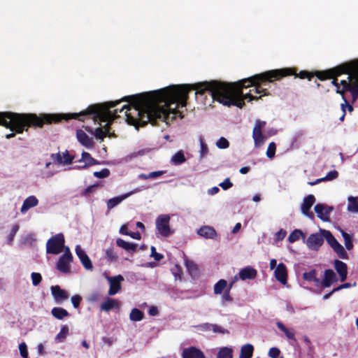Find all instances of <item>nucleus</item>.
<instances>
[{
    "label": "nucleus",
    "mask_w": 358,
    "mask_h": 358,
    "mask_svg": "<svg viewBox=\"0 0 358 358\" xmlns=\"http://www.w3.org/2000/svg\"><path fill=\"white\" fill-rule=\"evenodd\" d=\"M189 92L188 85L185 84L124 96L122 101L129 103L118 111L126 109L127 122L137 129L148 122L157 125L158 121L167 122L170 115H173L171 120L183 117L179 108L186 107Z\"/></svg>",
    "instance_id": "obj_1"
},
{
    "label": "nucleus",
    "mask_w": 358,
    "mask_h": 358,
    "mask_svg": "<svg viewBox=\"0 0 358 358\" xmlns=\"http://www.w3.org/2000/svg\"><path fill=\"white\" fill-rule=\"evenodd\" d=\"M255 75L243 79L234 83H226L218 80L205 81L193 85H188L189 91L196 90V94L203 95L208 92L214 101H217L224 106H236L242 108L245 106L244 98H242V90L254 86L257 94L262 96H268V89L264 87L268 82H263L255 79Z\"/></svg>",
    "instance_id": "obj_2"
},
{
    "label": "nucleus",
    "mask_w": 358,
    "mask_h": 358,
    "mask_svg": "<svg viewBox=\"0 0 358 358\" xmlns=\"http://www.w3.org/2000/svg\"><path fill=\"white\" fill-rule=\"evenodd\" d=\"M120 101L105 102L101 104L90 105L87 109L80 111V113H73L67 114H46V115L57 116V120L51 121L52 123L59 122L62 120H69L76 119L79 121H84L85 118L92 117L94 122H106L104 126L103 131H106V136H114L113 134H110V125L113 120L117 118V113L118 109H115L113 111L110 108L115 107L120 103Z\"/></svg>",
    "instance_id": "obj_3"
},
{
    "label": "nucleus",
    "mask_w": 358,
    "mask_h": 358,
    "mask_svg": "<svg viewBox=\"0 0 358 358\" xmlns=\"http://www.w3.org/2000/svg\"><path fill=\"white\" fill-rule=\"evenodd\" d=\"M57 120V116L35 113H17L13 112H0V125L9 129L12 132L6 134V138L10 139L16 134L27 131L29 127L41 128L45 124H51V121Z\"/></svg>",
    "instance_id": "obj_4"
},
{
    "label": "nucleus",
    "mask_w": 358,
    "mask_h": 358,
    "mask_svg": "<svg viewBox=\"0 0 358 358\" xmlns=\"http://www.w3.org/2000/svg\"><path fill=\"white\" fill-rule=\"evenodd\" d=\"M353 72L358 73V59L350 62L344 63L325 71H319L315 72V76L320 80L332 79L331 84L336 87V90H342L338 83L337 77L342 74H348V80L352 78Z\"/></svg>",
    "instance_id": "obj_5"
},
{
    "label": "nucleus",
    "mask_w": 358,
    "mask_h": 358,
    "mask_svg": "<svg viewBox=\"0 0 358 358\" xmlns=\"http://www.w3.org/2000/svg\"><path fill=\"white\" fill-rule=\"evenodd\" d=\"M289 76H295L296 78L301 79L307 78L308 80H310L311 78L315 76V73H312L308 71L303 70L297 73L296 68L287 67L266 71L261 73L255 74V76L253 78L257 80L271 83L276 80H280L282 78Z\"/></svg>",
    "instance_id": "obj_6"
},
{
    "label": "nucleus",
    "mask_w": 358,
    "mask_h": 358,
    "mask_svg": "<svg viewBox=\"0 0 358 358\" xmlns=\"http://www.w3.org/2000/svg\"><path fill=\"white\" fill-rule=\"evenodd\" d=\"M342 90H336V93L343 96L345 92H350L352 94V101L355 102L358 99V73L353 72L352 78L349 80H341Z\"/></svg>",
    "instance_id": "obj_7"
},
{
    "label": "nucleus",
    "mask_w": 358,
    "mask_h": 358,
    "mask_svg": "<svg viewBox=\"0 0 358 358\" xmlns=\"http://www.w3.org/2000/svg\"><path fill=\"white\" fill-rule=\"evenodd\" d=\"M65 239L63 234L59 233L48 240L46 243V252L48 254L57 255L63 251Z\"/></svg>",
    "instance_id": "obj_8"
},
{
    "label": "nucleus",
    "mask_w": 358,
    "mask_h": 358,
    "mask_svg": "<svg viewBox=\"0 0 358 358\" xmlns=\"http://www.w3.org/2000/svg\"><path fill=\"white\" fill-rule=\"evenodd\" d=\"M170 219V216L166 214L160 215L156 219V229L158 233L164 237H168L173 234L169 224Z\"/></svg>",
    "instance_id": "obj_9"
},
{
    "label": "nucleus",
    "mask_w": 358,
    "mask_h": 358,
    "mask_svg": "<svg viewBox=\"0 0 358 358\" xmlns=\"http://www.w3.org/2000/svg\"><path fill=\"white\" fill-rule=\"evenodd\" d=\"M73 261V256L69 248H66L64 253L59 257L56 268L60 272L67 273L70 272L69 264Z\"/></svg>",
    "instance_id": "obj_10"
},
{
    "label": "nucleus",
    "mask_w": 358,
    "mask_h": 358,
    "mask_svg": "<svg viewBox=\"0 0 358 358\" xmlns=\"http://www.w3.org/2000/svg\"><path fill=\"white\" fill-rule=\"evenodd\" d=\"M308 248L312 250L317 251L324 243L323 234L315 233L310 234L306 241Z\"/></svg>",
    "instance_id": "obj_11"
},
{
    "label": "nucleus",
    "mask_w": 358,
    "mask_h": 358,
    "mask_svg": "<svg viewBox=\"0 0 358 358\" xmlns=\"http://www.w3.org/2000/svg\"><path fill=\"white\" fill-rule=\"evenodd\" d=\"M110 282V287L108 292V295L113 296L116 294L122 288L121 282L124 280V278L121 275L114 277H108Z\"/></svg>",
    "instance_id": "obj_12"
},
{
    "label": "nucleus",
    "mask_w": 358,
    "mask_h": 358,
    "mask_svg": "<svg viewBox=\"0 0 358 358\" xmlns=\"http://www.w3.org/2000/svg\"><path fill=\"white\" fill-rule=\"evenodd\" d=\"M315 202V198L313 194H309L303 199V202L301 206V213L306 216L313 218L314 215L310 211V208Z\"/></svg>",
    "instance_id": "obj_13"
},
{
    "label": "nucleus",
    "mask_w": 358,
    "mask_h": 358,
    "mask_svg": "<svg viewBox=\"0 0 358 358\" xmlns=\"http://www.w3.org/2000/svg\"><path fill=\"white\" fill-rule=\"evenodd\" d=\"M50 158L53 160L54 162L57 163L59 164H71L75 157L70 155L69 152L66 150L62 153V155L58 152L55 154H51Z\"/></svg>",
    "instance_id": "obj_14"
},
{
    "label": "nucleus",
    "mask_w": 358,
    "mask_h": 358,
    "mask_svg": "<svg viewBox=\"0 0 358 358\" xmlns=\"http://www.w3.org/2000/svg\"><path fill=\"white\" fill-rule=\"evenodd\" d=\"M76 253L79 259L80 260L83 266L87 269V270H92L93 269V265L92 263V261L90 260V257L87 256V255L85 253V252L82 249V248L80 245H77L76 248Z\"/></svg>",
    "instance_id": "obj_15"
},
{
    "label": "nucleus",
    "mask_w": 358,
    "mask_h": 358,
    "mask_svg": "<svg viewBox=\"0 0 358 358\" xmlns=\"http://www.w3.org/2000/svg\"><path fill=\"white\" fill-rule=\"evenodd\" d=\"M275 278L282 285L287 284V270L286 266L283 263H280L274 271Z\"/></svg>",
    "instance_id": "obj_16"
},
{
    "label": "nucleus",
    "mask_w": 358,
    "mask_h": 358,
    "mask_svg": "<svg viewBox=\"0 0 358 358\" xmlns=\"http://www.w3.org/2000/svg\"><path fill=\"white\" fill-rule=\"evenodd\" d=\"M182 358H205L203 352L199 348L191 346L186 348L182 352Z\"/></svg>",
    "instance_id": "obj_17"
},
{
    "label": "nucleus",
    "mask_w": 358,
    "mask_h": 358,
    "mask_svg": "<svg viewBox=\"0 0 358 358\" xmlns=\"http://www.w3.org/2000/svg\"><path fill=\"white\" fill-rule=\"evenodd\" d=\"M338 279L336 273L331 269H326L324 273V278L321 281L320 286L323 287H329L334 282H337Z\"/></svg>",
    "instance_id": "obj_18"
},
{
    "label": "nucleus",
    "mask_w": 358,
    "mask_h": 358,
    "mask_svg": "<svg viewBox=\"0 0 358 358\" xmlns=\"http://www.w3.org/2000/svg\"><path fill=\"white\" fill-rule=\"evenodd\" d=\"M315 211L317 215V217L323 221H327L329 220V215L333 210L332 207H327L325 205L322 203H317L315 206Z\"/></svg>",
    "instance_id": "obj_19"
},
{
    "label": "nucleus",
    "mask_w": 358,
    "mask_h": 358,
    "mask_svg": "<svg viewBox=\"0 0 358 358\" xmlns=\"http://www.w3.org/2000/svg\"><path fill=\"white\" fill-rule=\"evenodd\" d=\"M76 137L79 143L87 148H92L94 146V142L92 138H90L88 135L81 129H78L76 131Z\"/></svg>",
    "instance_id": "obj_20"
},
{
    "label": "nucleus",
    "mask_w": 358,
    "mask_h": 358,
    "mask_svg": "<svg viewBox=\"0 0 358 358\" xmlns=\"http://www.w3.org/2000/svg\"><path fill=\"white\" fill-rule=\"evenodd\" d=\"M257 275V270L249 266L242 268L238 273L239 278L241 280H253Z\"/></svg>",
    "instance_id": "obj_21"
},
{
    "label": "nucleus",
    "mask_w": 358,
    "mask_h": 358,
    "mask_svg": "<svg viewBox=\"0 0 358 358\" xmlns=\"http://www.w3.org/2000/svg\"><path fill=\"white\" fill-rule=\"evenodd\" d=\"M51 292L55 300L57 302H62L69 298L67 292L59 285L52 286Z\"/></svg>",
    "instance_id": "obj_22"
},
{
    "label": "nucleus",
    "mask_w": 358,
    "mask_h": 358,
    "mask_svg": "<svg viewBox=\"0 0 358 358\" xmlns=\"http://www.w3.org/2000/svg\"><path fill=\"white\" fill-rule=\"evenodd\" d=\"M78 162L84 163L83 165L78 166L80 169H86L93 165L99 164V162L93 158L91 155L87 152H83L82 153L81 159L78 160Z\"/></svg>",
    "instance_id": "obj_23"
},
{
    "label": "nucleus",
    "mask_w": 358,
    "mask_h": 358,
    "mask_svg": "<svg viewBox=\"0 0 358 358\" xmlns=\"http://www.w3.org/2000/svg\"><path fill=\"white\" fill-rule=\"evenodd\" d=\"M334 268L340 275L341 281H345L348 276L347 264L342 261L336 259L334 261Z\"/></svg>",
    "instance_id": "obj_24"
},
{
    "label": "nucleus",
    "mask_w": 358,
    "mask_h": 358,
    "mask_svg": "<svg viewBox=\"0 0 358 358\" xmlns=\"http://www.w3.org/2000/svg\"><path fill=\"white\" fill-rule=\"evenodd\" d=\"M197 234L205 238L216 239L217 237V234L215 229L210 226L201 227L198 230Z\"/></svg>",
    "instance_id": "obj_25"
},
{
    "label": "nucleus",
    "mask_w": 358,
    "mask_h": 358,
    "mask_svg": "<svg viewBox=\"0 0 358 358\" xmlns=\"http://www.w3.org/2000/svg\"><path fill=\"white\" fill-rule=\"evenodd\" d=\"M252 138L254 139L255 146L256 148H259L262 145L265 141L266 136L262 134V130L259 129V127H254L252 130Z\"/></svg>",
    "instance_id": "obj_26"
},
{
    "label": "nucleus",
    "mask_w": 358,
    "mask_h": 358,
    "mask_svg": "<svg viewBox=\"0 0 358 358\" xmlns=\"http://www.w3.org/2000/svg\"><path fill=\"white\" fill-rule=\"evenodd\" d=\"M120 302L117 299L107 298L100 306L101 310L108 312L113 308H120Z\"/></svg>",
    "instance_id": "obj_27"
},
{
    "label": "nucleus",
    "mask_w": 358,
    "mask_h": 358,
    "mask_svg": "<svg viewBox=\"0 0 358 358\" xmlns=\"http://www.w3.org/2000/svg\"><path fill=\"white\" fill-rule=\"evenodd\" d=\"M116 244L118 247L131 253H134L138 248V245L136 243L127 242L120 238H118L116 240Z\"/></svg>",
    "instance_id": "obj_28"
},
{
    "label": "nucleus",
    "mask_w": 358,
    "mask_h": 358,
    "mask_svg": "<svg viewBox=\"0 0 358 358\" xmlns=\"http://www.w3.org/2000/svg\"><path fill=\"white\" fill-rule=\"evenodd\" d=\"M38 203V200L35 196H29L24 201L20 211L22 213H25L31 208L36 206Z\"/></svg>",
    "instance_id": "obj_29"
},
{
    "label": "nucleus",
    "mask_w": 358,
    "mask_h": 358,
    "mask_svg": "<svg viewBox=\"0 0 358 358\" xmlns=\"http://www.w3.org/2000/svg\"><path fill=\"white\" fill-rule=\"evenodd\" d=\"M132 194H133V192H127V193H126L124 194H122L121 196L110 199L107 201V208H108V209L110 210V209L115 208L116 206L120 204L123 200H124L125 199H127V197L131 196Z\"/></svg>",
    "instance_id": "obj_30"
},
{
    "label": "nucleus",
    "mask_w": 358,
    "mask_h": 358,
    "mask_svg": "<svg viewBox=\"0 0 358 358\" xmlns=\"http://www.w3.org/2000/svg\"><path fill=\"white\" fill-rule=\"evenodd\" d=\"M303 278L308 282H313L317 287L320 286L321 280L317 278V271L315 269H312L308 272H305L303 274Z\"/></svg>",
    "instance_id": "obj_31"
},
{
    "label": "nucleus",
    "mask_w": 358,
    "mask_h": 358,
    "mask_svg": "<svg viewBox=\"0 0 358 358\" xmlns=\"http://www.w3.org/2000/svg\"><path fill=\"white\" fill-rule=\"evenodd\" d=\"M320 232H321L322 234H323L324 238L326 239L327 243L331 248H334V246H336V245H338L339 243L330 231L320 229Z\"/></svg>",
    "instance_id": "obj_32"
},
{
    "label": "nucleus",
    "mask_w": 358,
    "mask_h": 358,
    "mask_svg": "<svg viewBox=\"0 0 358 358\" xmlns=\"http://www.w3.org/2000/svg\"><path fill=\"white\" fill-rule=\"evenodd\" d=\"M51 314L54 317L60 320L69 316V313L66 309L61 307L53 308L51 310Z\"/></svg>",
    "instance_id": "obj_33"
},
{
    "label": "nucleus",
    "mask_w": 358,
    "mask_h": 358,
    "mask_svg": "<svg viewBox=\"0 0 358 358\" xmlns=\"http://www.w3.org/2000/svg\"><path fill=\"white\" fill-rule=\"evenodd\" d=\"M254 347L251 344H245L241 349L239 358H251L253 355Z\"/></svg>",
    "instance_id": "obj_34"
},
{
    "label": "nucleus",
    "mask_w": 358,
    "mask_h": 358,
    "mask_svg": "<svg viewBox=\"0 0 358 358\" xmlns=\"http://www.w3.org/2000/svg\"><path fill=\"white\" fill-rule=\"evenodd\" d=\"M228 283L226 280L221 279L218 280L214 285V294L217 295L222 294L228 287Z\"/></svg>",
    "instance_id": "obj_35"
},
{
    "label": "nucleus",
    "mask_w": 358,
    "mask_h": 358,
    "mask_svg": "<svg viewBox=\"0 0 358 358\" xmlns=\"http://www.w3.org/2000/svg\"><path fill=\"white\" fill-rule=\"evenodd\" d=\"M300 238H302L303 241H305L306 234L300 229H294L288 236V241L292 243L298 241Z\"/></svg>",
    "instance_id": "obj_36"
},
{
    "label": "nucleus",
    "mask_w": 358,
    "mask_h": 358,
    "mask_svg": "<svg viewBox=\"0 0 358 358\" xmlns=\"http://www.w3.org/2000/svg\"><path fill=\"white\" fill-rule=\"evenodd\" d=\"M171 163L174 165H180L186 162V158L182 150L178 151L173 155L171 160Z\"/></svg>",
    "instance_id": "obj_37"
},
{
    "label": "nucleus",
    "mask_w": 358,
    "mask_h": 358,
    "mask_svg": "<svg viewBox=\"0 0 358 358\" xmlns=\"http://www.w3.org/2000/svg\"><path fill=\"white\" fill-rule=\"evenodd\" d=\"M278 328L282 331L289 339L296 341L294 336V329H287L282 322H278L276 323Z\"/></svg>",
    "instance_id": "obj_38"
},
{
    "label": "nucleus",
    "mask_w": 358,
    "mask_h": 358,
    "mask_svg": "<svg viewBox=\"0 0 358 358\" xmlns=\"http://www.w3.org/2000/svg\"><path fill=\"white\" fill-rule=\"evenodd\" d=\"M144 313L139 309L134 308L131 310L129 318L131 321L138 322L143 319Z\"/></svg>",
    "instance_id": "obj_39"
},
{
    "label": "nucleus",
    "mask_w": 358,
    "mask_h": 358,
    "mask_svg": "<svg viewBox=\"0 0 358 358\" xmlns=\"http://www.w3.org/2000/svg\"><path fill=\"white\" fill-rule=\"evenodd\" d=\"M233 284H234V282H231L229 285V287H227V289H226V290L224 292V293L222 296V299H221L222 304H226L227 303L232 302L233 298L231 296L230 291H231V289L232 288Z\"/></svg>",
    "instance_id": "obj_40"
},
{
    "label": "nucleus",
    "mask_w": 358,
    "mask_h": 358,
    "mask_svg": "<svg viewBox=\"0 0 358 358\" xmlns=\"http://www.w3.org/2000/svg\"><path fill=\"white\" fill-rule=\"evenodd\" d=\"M185 266H186L189 273L192 276L196 275L197 274L198 268H197L196 264H194V262L187 259L185 260Z\"/></svg>",
    "instance_id": "obj_41"
},
{
    "label": "nucleus",
    "mask_w": 358,
    "mask_h": 358,
    "mask_svg": "<svg viewBox=\"0 0 358 358\" xmlns=\"http://www.w3.org/2000/svg\"><path fill=\"white\" fill-rule=\"evenodd\" d=\"M334 251L337 254L338 257L342 259H348V255L342 245L338 243L334 248H332Z\"/></svg>",
    "instance_id": "obj_42"
},
{
    "label": "nucleus",
    "mask_w": 358,
    "mask_h": 358,
    "mask_svg": "<svg viewBox=\"0 0 358 358\" xmlns=\"http://www.w3.org/2000/svg\"><path fill=\"white\" fill-rule=\"evenodd\" d=\"M19 229H20L19 224H15L12 226V229H11L9 234L6 237V243L8 245H11L13 244L15 234L19 231Z\"/></svg>",
    "instance_id": "obj_43"
},
{
    "label": "nucleus",
    "mask_w": 358,
    "mask_h": 358,
    "mask_svg": "<svg viewBox=\"0 0 358 358\" xmlns=\"http://www.w3.org/2000/svg\"><path fill=\"white\" fill-rule=\"evenodd\" d=\"M105 257L106 259L111 262H116L118 259V257L116 252L114 251V249L110 248L105 251Z\"/></svg>",
    "instance_id": "obj_44"
},
{
    "label": "nucleus",
    "mask_w": 358,
    "mask_h": 358,
    "mask_svg": "<svg viewBox=\"0 0 358 358\" xmlns=\"http://www.w3.org/2000/svg\"><path fill=\"white\" fill-rule=\"evenodd\" d=\"M69 333V327L66 325L62 327L60 331L55 337V340L58 342H62L65 340L66 335Z\"/></svg>",
    "instance_id": "obj_45"
},
{
    "label": "nucleus",
    "mask_w": 358,
    "mask_h": 358,
    "mask_svg": "<svg viewBox=\"0 0 358 358\" xmlns=\"http://www.w3.org/2000/svg\"><path fill=\"white\" fill-rule=\"evenodd\" d=\"M349 204L348 210L350 212H358V202L356 197L350 196L348 198Z\"/></svg>",
    "instance_id": "obj_46"
},
{
    "label": "nucleus",
    "mask_w": 358,
    "mask_h": 358,
    "mask_svg": "<svg viewBox=\"0 0 358 358\" xmlns=\"http://www.w3.org/2000/svg\"><path fill=\"white\" fill-rule=\"evenodd\" d=\"M342 236L344 239L345 246L347 250H350L353 248L352 236L345 231H342Z\"/></svg>",
    "instance_id": "obj_47"
},
{
    "label": "nucleus",
    "mask_w": 358,
    "mask_h": 358,
    "mask_svg": "<svg viewBox=\"0 0 358 358\" xmlns=\"http://www.w3.org/2000/svg\"><path fill=\"white\" fill-rule=\"evenodd\" d=\"M232 350L229 348H223L220 350L217 358H232Z\"/></svg>",
    "instance_id": "obj_48"
},
{
    "label": "nucleus",
    "mask_w": 358,
    "mask_h": 358,
    "mask_svg": "<svg viewBox=\"0 0 358 358\" xmlns=\"http://www.w3.org/2000/svg\"><path fill=\"white\" fill-rule=\"evenodd\" d=\"M276 145L274 142H271L268 144L267 150H266V156L269 159H272L274 157L275 154Z\"/></svg>",
    "instance_id": "obj_49"
},
{
    "label": "nucleus",
    "mask_w": 358,
    "mask_h": 358,
    "mask_svg": "<svg viewBox=\"0 0 358 358\" xmlns=\"http://www.w3.org/2000/svg\"><path fill=\"white\" fill-rule=\"evenodd\" d=\"M97 184L92 185L87 187L85 190L81 193V196L88 197L90 196L91 193L94 192L96 188L98 187Z\"/></svg>",
    "instance_id": "obj_50"
},
{
    "label": "nucleus",
    "mask_w": 358,
    "mask_h": 358,
    "mask_svg": "<svg viewBox=\"0 0 358 358\" xmlns=\"http://www.w3.org/2000/svg\"><path fill=\"white\" fill-rule=\"evenodd\" d=\"M94 176L98 178H105L109 176L110 171L108 169H103L100 171H95L93 173Z\"/></svg>",
    "instance_id": "obj_51"
},
{
    "label": "nucleus",
    "mask_w": 358,
    "mask_h": 358,
    "mask_svg": "<svg viewBox=\"0 0 358 358\" xmlns=\"http://www.w3.org/2000/svg\"><path fill=\"white\" fill-rule=\"evenodd\" d=\"M216 145L220 149H226L229 148V143L225 138L220 137L216 142Z\"/></svg>",
    "instance_id": "obj_52"
},
{
    "label": "nucleus",
    "mask_w": 358,
    "mask_h": 358,
    "mask_svg": "<svg viewBox=\"0 0 358 358\" xmlns=\"http://www.w3.org/2000/svg\"><path fill=\"white\" fill-rule=\"evenodd\" d=\"M211 331L215 334H229V331L216 324H212Z\"/></svg>",
    "instance_id": "obj_53"
},
{
    "label": "nucleus",
    "mask_w": 358,
    "mask_h": 358,
    "mask_svg": "<svg viewBox=\"0 0 358 358\" xmlns=\"http://www.w3.org/2000/svg\"><path fill=\"white\" fill-rule=\"evenodd\" d=\"M31 277L32 280V284L34 286L38 285L42 280V276L39 273L33 272L31 274Z\"/></svg>",
    "instance_id": "obj_54"
},
{
    "label": "nucleus",
    "mask_w": 358,
    "mask_h": 358,
    "mask_svg": "<svg viewBox=\"0 0 358 358\" xmlns=\"http://www.w3.org/2000/svg\"><path fill=\"white\" fill-rule=\"evenodd\" d=\"M94 135L97 139H100L103 141L105 137H106V131H103V129L101 127H98L95 129L94 131Z\"/></svg>",
    "instance_id": "obj_55"
},
{
    "label": "nucleus",
    "mask_w": 358,
    "mask_h": 358,
    "mask_svg": "<svg viewBox=\"0 0 358 358\" xmlns=\"http://www.w3.org/2000/svg\"><path fill=\"white\" fill-rule=\"evenodd\" d=\"M19 350L20 355L23 358H28L29 354L27 350V346L24 342H22L19 345Z\"/></svg>",
    "instance_id": "obj_56"
},
{
    "label": "nucleus",
    "mask_w": 358,
    "mask_h": 358,
    "mask_svg": "<svg viewBox=\"0 0 358 358\" xmlns=\"http://www.w3.org/2000/svg\"><path fill=\"white\" fill-rule=\"evenodd\" d=\"M150 250H151L150 256L152 257H153L155 261L159 262L164 258V255L162 254L157 252L155 247L152 246Z\"/></svg>",
    "instance_id": "obj_57"
},
{
    "label": "nucleus",
    "mask_w": 358,
    "mask_h": 358,
    "mask_svg": "<svg viewBox=\"0 0 358 358\" xmlns=\"http://www.w3.org/2000/svg\"><path fill=\"white\" fill-rule=\"evenodd\" d=\"M338 176V172L336 170H333V171H329L326 175V176L324 177V180H326V181L332 180L337 178Z\"/></svg>",
    "instance_id": "obj_58"
},
{
    "label": "nucleus",
    "mask_w": 358,
    "mask_h": 358,
    "mask_svg": "<svg viewBox=\"0 0 358 358\" xmlns=\"http://www.w3.org/2000/svg\"><path fill=\"white\" fill-rule=\"evenodd\" d=\"M171 271L176 279L182 278V269L179 266L175 265L174 267L171 269Z\"/></svg>",
    "instance_id": "obj_59"
},
{
    "label": "nucleus",
    "mask_w": 358,
    "mask_h": 358,
    "mask_svg": "<svg viewBox=\"0 0 358 358\" xmlns=\"http://www.w3.org/2000/svg\"><path fill=\"white\" fill-rule=\"evenodd\" d=\"M81 301L82 297L78 294L74 295L71 297V302L75 308H78L80 306Z\"/></svg>",
    "instance_id": "obj_60"
},
{
    "label": "nucleus",
    "mask_w": 358,
    "mask_h": 358,
    "mask_svg": "<svg viewBox=\"0 0 358 358\" xmlns=\"http://www.w3.org/2000/svg\"><path fill=\"white\" fill-rule=\"evenodd\" d=\"M280 351L278 348H271L268 351V356L271 358H278Z\"/></svg>",
    "instance_id": "obj_61"
},
{
    "label": "nucleus",
    "mask_w": 358,
    "mask_h": 358,
    "mask_svg": "<svg viewBox=\"0 0 358 358\" xmlns=\"http://www.w3.org/2000/svg\"><path fill=\"white\" fill-rule=\"evenodd\" d=\"M220 186L224 189L227 190L233 186V183L229 178H226L220 184Z\"/></svg>",
    "instance_id": "obj_62"
},
{
    "label": "nucleus",
    "mask_w": 358,
    "mask_h": 358,
    "mask_svg": "<svg viewBox=\"0 0 358 358\" xmlns=\"http://www.w3.org/2000/svg\"><path fill=\"white\" fill-rule=\"evenodd\" d=\"M197 328L202 331H211L212 324L203 323L197 326Z\"/></svg>",
    "instance_id": "obj_63"
},
{
    "label": "nucleus",
    "mask_w": 358,
    "mask_h": 358,
    "mask_svg": "<svg viewBox=\"0 0 358 358\" xmlns=\"http://www.w3.org/2000/svg\"><path fill=\"white\" fill-rule=\"evenodd\" d=\"M241 96L242 98H244V100L245 99H248V101H253V100H258L259 99H260L262 97V96H259L258 97L255 96H253L250 93H247L245 94H243V92H242V95H241Z\"/></svg>",
    "instance_id": "obj_64"
}]
</instances>
